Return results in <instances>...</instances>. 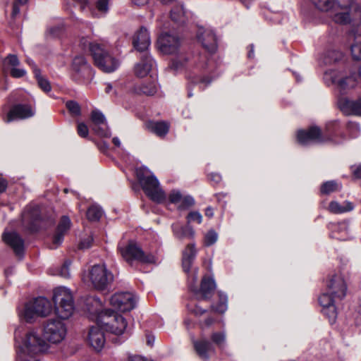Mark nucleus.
<instances>
[{
  "instance_id": "72a5a7b5",
  "label": "nucleus",
  "mask_w": 361,
  "mask_h": 361,
  "mask_svg": "<svg viewBox=\"0 0 361 361\" xmlns=\"http://www.w3.org/2000/svg\"><path fill=\"white\" fill-rule=\"evenodd\" d=\"M353 208L354 206L353 203L348 201L343 202V204H340L336 201H332L329 205V210L334 214H342L350 212Z\"/></svg>"
},
{
  "instance_id": "4be33fe9",
  "label": "nucleus",
  "mask_w": 361,
  "mask_h": 361,
  "mask_svg": "<svg viewBox=\"0 0 361 361\" xmlns=\"http://www.w3.org/2000/svg\"><path fill=\"white\" fill-rule=\"evenodd\" d=\"M197 39L204 49L209 54L216 51L217 49L216 38L212 30L203 28L199 29Z\"/></svg>"
},
{
  "instance_id": "3c124183",
  "label": "nucleus",
  "mask_w": 361,
  "mask_h": 361,
  "mask_svg": "<svg viewBox=\"0 0 361 361\" xmlns=\"http://www.w3.org/2000/svg\"><path fill=\"white\" fill-rule=\"evenodd\" d=\"M202 221V216L199 212L197 211L190 212L187 216L188 224H190L192 221H196L198 224H201Z\"/></svg>"
},
{
  "instance_id": "09e8293b",
  "label": "nucleus",
  "mask_w": 361,
  "mask_h": 361,
  "mask_svg": "<svg viewBox=\"0 0 361 361\" xmlns=\"http://www.w3.org/2000/svg\"><path fill=\"white\" fill-rule=\"evenodd\" d=\"M109 0H97L96 2L97 10L102 14H106L109 11Z\"/></svg>"
},
{
  "instance_id": "2f4dec72",
  "label": "nucleus",
  "mask_w": 361,
  "mask_h": 361,
  "mask_svg": "<svg viewBox=\"0 0 361 361\" xmlns=\"http://www.w3.org/2000/svg\"><path fill=\"white\" fill-rule=\"evenodd\" d=\"M195 255V244L188 245L183 252V269L185 272L189 271Z\"/></svg>"
},
{
  "instance_id": "0eeeda50",
  "label": "nucleus",
  "mask_w": 361,
  "mask_h": 361,
  "mask_svg": "<svg viewBox=\"0 0 361 361\" xmlns=\"http://www.w3.org/2000/svg\"><path fill=\"white\" fill-rule=\"evenodd\" d=\"M53 300L55 312L62 319H68L74 311V302L71 292L65 287L54 289Z\"/></svg>"
},
{
  "instance_id": "aec40b11",
  "label": "nucleus",
  "mask_w": 361,
  "mask_h": 361,
  "mask_svg": "<svg viewBox=\"0 0 361 361\" xmlns=\"http://www.w3.org/2000/svg\"><path fill=\"white\" fill-rule=\"evenodd\" d=\"M23 221L31 231H37L41 227L42 219L38 206L27 209L23 214Z\"/></svg>"
},
{
  "instance_id": "de8ad7c7",
  "label": "nucleus",
  "mask_w": 361,
  "mask_h": 361,
  "mask_svg": "<svg viewBox=\"0 0 361 361\" xmlns=\"http://www.w3.org/2000/svg\"><path fill=\"white\" fill-rule=\"evenodd\" d=\"M183 195L179 190H173L169 195V202L172 204H179Z\"/></svg>"
},
{
  "instance_id": "4d7b16f0",
  "label": "nucleus",
  "mask_w": 361,
  "mask_h": 361,
  "mask_svg": "<svg viewBox=\"0 0 361 361\" xmlns=\"http://www.w3.org/2000/svg\"><path fill=\"white\" fill-rule=\"evenodd\" d=\"M25 74V71L22 68H18L15 67L11 70V75L13 78H21V77L24 76Z\"/></svg>"
},
{
  "instance_id": "412c9836",
  "label": "nucleus",
  "mask_w": 361,
  "mask_h": 361,
  "mask_svg": "<svg viewBox=\"0 0 361 361\" xmlns=\"http://www.w3.org/2000/svg\"><path fill=\"white\" fill-rule=\"evenodd\" d=\"M71 226V221L68 216H63L59 223L56 233L52 238L51 249L57 248L63 242L64 235L67 233Z\"/></svg>"
},
{
  "instance_id": "c756f323",
  "label": "nucleus",
  "mask_w": 361,
  "mask_h": 361,
  "mask_svg": "<svg viewBox=\"0 0 361 361\" xmlns=\"http://www.w3.org/2000/svg\"><path fill=\"white\" fill-rule=\"evenodd\" d=\"M216 288L214 281L211 278L204 277L202 279L200 289L202 300H209Z\"/></svg>"
},
{
  "instance_id": "79ce46f5",
  "label": "nucleus",
  "mask_w": 361,
  "mask_h": 361,
  "mask_svg": "<svg viewBox=\"0 0 361 361\" xmlns=\"http://www.w3.org/2000/svg\"><path fill=\"white\" fill-rule=\"evenodd\" d=\"M66 106L72 116H78L80 115L81 109L78 102L72 100L68 101L66 104Z\"/></svg>"
},
{
  "instance_id": "864d4df0",
  "label": "nucleus",
  "mask_w": 361,
  "mask_h": 361,
  "mask_svg": "<svg viewBox=\"0 0 361 361\" xmlns=\"http://www.w3.org/2000/svg\"><path fill=\"white\" fill-rule=\"evenodd\" d=\"M92 243L93 238L91 235H89L80 241L79 244V248L81 250L88 249L92 246Z\"/></svg>"
},
{
  "instance_id": "cd10ccee",
  "label": "nucleus",
  "mask_w": 361,
  "mask_h": 361,
  "mask_svg": "<svg viewBox=\"0 0 361 361\" xmlns=\"http://www.w3.org/2000/svg\"><path fill=\"white\" fill-rule=\"evenodd\" d=\"M193 346L197 355L204 360H207L209 355L214 352L213 344L206 339L194 341Z\"/></svg>"
},
{
  "instance_id": "49530a36",
  "label": "nucleus",
  "mask_w": 361,
  "mask_h": 361,
  "mask_svg": "<svg viewBox=\"0 0 361 361\" xmlns=\"http://www.w3.org/2000/svg\"><path fill=\"white\" fill-rule=\"evenodd\" d=\"M71 262L70 260H66L63 264L61 266L60 269L59 270L58 274L61 277L65 279H68L70 277V270L69 267L71 266Z\"/></svg>"
},
{
  "instance_id": "5fc2aeb1",
  "label": "nucleus",
  "mask_w": 361,
  "mask_h": 361,
  "mask_svg": "<svg viewBox=\"0 0 361 361\" xmlns=\"http://www.w3.org/2000/svg\"><path fill=\"white\" fill-rule=\"evenodd\" d=\"M77 130L80 137H85L88 135V128L84 123H78Z\"/></svg>"
},
{
  "instance_id": "6e6552de",
  "label": "nucleus",
  "mask_w": 361,
  "mask_h": 361,
  "mask_svg": "<svg viewBox=\"0 0 361 361\" xmlns=\"http://www.w3.org/2000/svg\"><path fill=\"white\" fill-rule=\"evenodd\" d=\"M88 279L95 289L104 290L113 282L114 275L104 264H96L90 269Z\"/></svg>"
},
{
  "instance_id": "13d9d810",
  "label": "nucleus",
  "mask_w": 361,
  "mask_h": 361,
  "mask_svg": "<svg viewBox=\"0 0 361 361\" xmlns=\"http://www.w3.org/2000/svg\"><path fill=\"white\" fill-rule=\"evenodd\" d=\"M211 62L210 59L207 56H201L200 64L198 65L202 68H207L209 66V63Z\"/></svg>"
},
{
  "instance_id": "4468645a",
  "label": "nucleus",
  "mask_w": 361,
  "mask_h": 361,
  "mask_svg": "<svg viewBox=\"0 0 361 361\" xmlns=\"http://www.w3.org/2000/svg\"><path fill=\"white\" fill-rule=\"evenodd\" d=\"M72 70L73 71V78L76 81L88 80L92 76V70L90 66L87 63L85 57L82 56H75L73 59Z\"/></svg>"
},
{
  "instance_id": "6ab92c4d",
  "label": "nucleus",
  "mask_w": 361,
  "mask_h": 361,
  "mask_svg": "<svg viewBox=\"0 0 361 361\" xmlns=\"http://www.w3.org/2000/svg\"><path fill=\"white\" fill-rule=\"evenodd\" d=\"M91 121L93 123L92 130L101 137H110L111 132L107 126L104 115L99 110L91 113Z\"/></svg>"
},
{
  "instance_id": "4c0bfd02",
  "label": "nucleus",
  "mask_w": 361,
  "mask_h": 361,
  "mask_svg": "<svg viewBox=\"0 0 361 361\" xmlns=\"http://www.w3.org/2000/svg\"><path fill=\"white\" fill-rule=\"evenodd\" d=\"M352 56L355 60H361V35L354 36V42L350 46Z\"/></svg>"
},
{
  "instance_id": "c9c22d12",
  "label": "nucleus",
  "mask_w": 361,
  "mask_h": 361,
  "mask_svg": "<svg viewBox=\"0 0 361 361\" xmlns=\"http://www.w3.org/2000/svg\"><path fill=\"white\" fill-rule=\"evenodd\" d=\"M157 86L154 80L148 82H144L136 87V92L137 93H142L146 95H153L157 92Z\"/></svg>"
},
{
  "instance_id": "423d86ee",
  "label": "nucleus",
  "mask_w": 361,
  "mask_h": 361,
  "mask_svg": "<svg viewBox=\"0 0 361 361\" xmlns=\"http://www.w3.org/2000/svg\"><path fill=\"white\" fill-rule=\"evenodd\" d=\"M89 49L95 65L102 71L111 73L118 67V61L109 54L104 45L92 42L89 44Z\"/></svg>"
},
{
  "instance_id": "f257e3e1",
  "label": "nucleus",
  "mask_w": 361,
  "mask_h": 361,
  "mask_svg": "<svg viewBox=\"0 0 361 361\" xmlns=\"http://www.w3.org/2000/svg\"><path fill=\"white\" fill-rule=\"evenodd\" d=\"M310 1L319 11L329 13L336 23L354 25L361 23V6L354 1L343 5L336 0Z\"/></svg>"
},
{
  "instance_id": "393cba45",
  "label": "nucleus",
  "mask_w": 361,
  "mask_h": 361,
  "mask_svg": "<svg viewBox=\"0 0 361 361\" xmlns=\"http://www.w3.org/2000/svg\"><path fill=\"white\" fill-rule=\"evenodd\" d=\"M341 110L345 114L361 116V97L355 101L342 98L338 101Z\"/></svg>"
},
{
  "instance_id": "9d476101",
  "label": "nucleus",
  "mask_w": 361,
  "mask_h": 361,
  "mask_svg": "<svg viewBox=\"0 0 361 361\" xmlns=\"http://www.w3.org/2000/svg\"><path fill=\"white\" fill-rule=\"evenodd\" d=\"M44 335L52 343L61 342L66 335V327L59 319H49L44 326Z\"/></svg>"
},
{
  "instance_id": "0e129e2a",
  "label": "nucleus",
  "mask_w": 361,
  "mask_h": 361,
  "mask_svg": "<svg viewBox=\"0 0 361 361\" xmlns=\"http://www.w3.org/2000/svg\"><path fill=\"white\" fill-rule=\"evenodd\" d=\"M129 360L130 361H152L151 360H149L146 357H142V356H140V355H133V356H130L129 357Z\"/></svg>"
},
{
  "instance_id": "e2e57ef3",
  "label": "nucleus",
  "mask_w": 361,
  "mask_h": 361,
  "mask_svg": "<svg viewBox=\"0 0 361 361\" xmlns=\"http://www.w3.org/2000/svg\"><path fill=\"white\" fill-rule=\"evenodd\" d=\"M8 186V182L6 180L0 178V193L6 191Z\"/></svg>"
},
{
  "instance_id": "a878e982",
  "label": "nucleus",
  "mask_w": 361,
  "mask_h": 361,
  "mask_svg": "<svg viewBox=\"0 0 361 361\" xmlns=\"http://www.w3.org/2000/svg\"><path fill=\"white\" fill-rule=\"evenodd\" d=\"M133 44L134 47L140 52L145 53L150 45V38L147 29L141 27L140 30L135 33Z\"/></svg>"
},
{
  "instance_id": "8fccbe9b",
  "label": "nucleus",
  "mask_w": 361,
  "mask_h": 361,
  "mask_svg": "<svg viewBox=\"0 0 361 361\" xmlns=\"http://www.w3.org/2000/svg\"><path fill=\"white\" fill-rule=\"evenodd\" d=\"M211 338L215 344L221 345L225 341L226 335L224 332H215L212 334Z\"/></svg>"
},
{
  "instance_id": "ea45409f",
  "label": "nucleus",
  "mask_w": 361,
  "mask_h": 361,
  "mask_svg": "<svg viewBox=\"0 0 361 361\" xmlns=\"http://www.w3.org/2000/svg\"><path fill=\"white\" fill-rule=\"evenodd\" d=\"M102 210L101 207L97 205L93 204L90 207L87 211V217L90 221H98L102 216Z\"/></svg>"
},
{
  "instance_id": "69168bd1",
  "label": "nucleus",
  "mask_w": 361,
  "mask_h": 361,
  "mask_svg": "<svg viewBox=\"0 0 361 361\" xmlns=\"http://www.w3.org/2000/svg\"><path fill=\"white\" fill-rule=\"evenodd\" d=\"M75 3L80 6L81 9H84L87 4V0H74Z\"/></svg>"
},
{
  "instance_id": "a211bd4d",
  "label": "nucleus",
  "mask_w": 361,
  "mask_h": 361,
  "mask_svg": "<svg viewBox=\"0 0 361 361\" xmlns=\"http://www.w3.org/2000/svg\"><path fill=\"white\" fill-rule=\"evenodd\" d=\"M336 299L334 295L329 293L326 290V293L322 294L319 298V302L323 307V313L328 317L329 322L334 323L337 312L334 305V300Z\"/></svg>"
},
{
  "instance_id": "6e6d98bb",
  "label": "nucleus",
  "mask_w": 361,
  "mask_h": 361,
  "mask_svg": "<svg viewBox=\"0 0 361 361\" xmlns=\"http://www.w3.org/2000/svg\"><path fill=\"white\" fill-rule=\"evenodd\" d=\"M188 310L195 315H202L206 312V310L202 308L199 305H195L194 307L190 305L188 306Z\"/></svg>"
},
{
  "instance_id": "20e7f679",
  "label": "nucleus",
  "mask_w": 361,
  "mask_h": 361,
  "mask_svg": "<svg viewBox=\"0 0 361 361\" xmlns=\"http://www.w3.org/2000/svg\"><path fill=\"white\" fill-rule=\"evenodd\" d=\"M49 348V344L42 337L40 333L35 330L27 331L22 338L18 345V353L37 356L46 352Z\"/></svg>"
},
{
  "instance_id": "bf43d9fd",
  "label": "nucleus",
  "mask_w": 361,
  "mask_h": 361,
  "mask_svg": "<svg viewBox=\"0 0 361 361\" xmlns=\"http://www.w3.org/2000/svg\"><path fill=\"white\" fill-rule=\"evenodd\" d=\"M180 59H183V56H180L178 58H176L173 59L171 66L174 69H178L180 68L183 63L180 61Z\"/></svg>"
},
{
  "instance_id": "a18cd8bd",
  "label": "nucleus",
  "mask_w": 361,
  "mask_h": 361,
  "mask_svg": "<svg viewBox=\"0 0 361 361\" xmlns=\"http://www.w3.org/2000/svg\"><path fill=\"white\" fill-rule=\"evenodd\" d=\"M342 58V53L336 50L329 51L325 59L326 63L336 62Z\"/></svg>"
},
{
  "instance_id": "f704fd0d",
  "label": "nucleus",
  "mask_w": 361,
  "mask_h": 361,
  "mask_svg": "<svg viewBox=\"0 0 361 361\" xmlns=\"http://www.w3.org/2000/svg\"><path fill=\"white\" fill-rule=\"evenodd\" d=\"M171 18L173 22L178 24L185 23L187 17L182 6H177L171 10Z\"/></svg>"
},
{
  "instance_id": "774afa93",
  "label": "nucleus",
  "mask_w": 361,
  "mask_h": 361,
  "mask_svg": "<svg viewBox=\"0 0 361 361\" xmlns=\"http://www.w3.org/2000/svg\"><path fill=\"white\" fill-rule=\"evenodd\" d=\"M354 175L357 178H361V164L357 167V169L354 171Z\"/></svg>"
},
{
  "instance_id": "a19ab883",
  "label": "nucleus",
  "mask_w": 361,
  "mask_h": 361,
  "mask_svg": "<svg viewBox=\"0 0 361 361\" xmlns=\"http://www.w3.org/2000/svg\"><path fill=\"white\" fill-rule=\"evenodd\" d=\"M33 72L37 78L39 87L45 92H49L51 90L50 83L47 79L41 76L40 71L35 67Z\"/></svg>"
},
{
  "instance_id": "c85d7f7f",
  "label": "nucleus",
  "mask_w": 361,
  "mask_h": 361,
  "mask_svg": "<svg viewBox=\"0 0 361 361\" xmlns=\"http://www.w3.org/2000/svg\"><path fill=\"white\" fill-rule=\"evenodd\" d=\"M329 229L331 231L330 235L333 238L344 240L348 238V225L345 221L331 223L329 224Z\"/></svg>"
},
{
  "instance_id": "338daca9",
  "label": "nucleus",
  "mask_w": 361,
  "mask_h": 361,
  "mask_svg": "<svg viewBox=\"0 0 361 361\" xmlns=\"http://www.w3.org/2000/svg\"><path fill=\"white\" fill-rule=\"evenodd\" d=\"M132 1L134 4L141 6L147 4L148 0H132Z\"/></svg>"
},
{
  "instance_id": "ddd939ff",
  "label": "nucleus",
  "mask_w": 361,
  "mask_h": 361,
  "mask_svg": "<svg viewBox=\"0 0 361 361\" xmlns=\"http://www.w3.org/2000/svg\"><path fill=\"white\" fill-rule=\"evenodd\" d=\"M297 140L302 145H307L312 143H322L326 140H331L336 142L333 138L326 139L323 137L320 128L316 126H312L307 130H298Z\"/></svg>"
},
{
  "instance_id": "37998d69",
  "label": "nucleus",
  "mask_w": 361,
  "mask_h": 361,
  "mask_svg": "<svg viewBox=\"0 0 361 361\" xmlns=\"http://www.w3.org/2000/svg\"><path fill=\"white\" fill-rule=\"evenodd\" d=\"M195 204L194 198L190 195H185L182 197L180 204L178 205V209L180 210L188 209Z\"/></svg>"
},
{
  "instance_id": "603ef678",
  "label": "nucleus",
  "mask_w": 361,
  "mask_h": 361,
  "mask_svg": "<svg viewBox=\"0 0 361 361\" xmlns=\"http://www.w3.org/2000/svg\"><path fill=\"white\" fill-rule=\"evenodd\" d=\"M19 60L16 55L9 54L4 60V64L15 68L19 64Z\"/></svg>"
},
{
  "instance_id": "58836bf2",
  "label": "nucleus",
  "mask_w": 361,
  "mask_h": 361,
  "mask_svg": "<svg viewBox=\"0 0 361 361\" xmlns=\"http://www.w3.org/2000/svg\"><path fill=\"white\" fill-rule=\"evenodd\" d=\"M219 303L216 305H212L214 311L219 313H224L227 310V296L221 292L218 293Z\"/></svg>"
},
{
  "instance_id": "e433bc0d",
  "label": "nucleus",
  "mask_w": 361,
  "mask_h": 361,
  "mask_svg": "<svg viewBox=\"0 0 361 361\" xmlns=\"http://www.w3.org/2000/svg\"><path fill=\"white\" fill-rule=\"evenodd\" d=\"M341 189V184L335 180H329L324 183L321 186V192L324 195H329L331 192L338 191Z\"/></svg>"
},
{
  "instance_id": "c03bdc74",
  "label": "nucleus",
  "mask_w": 361,
  "mask_h": 361,
  "mask_svg": "<svg viewBox=\"0 0 361 361\" xmlns=\"http://www.w3.org/2000/svg\"><path fill=\"white\" fill-rule=\"evenodd\" d=\"M218 235L214 230H209L204 235V243L206 246H210L217 240Z\"/></svg>"
},
{
  "instance_id": "1a4fd4ad",
  "label": "nucleus",
  "mask_w": 361,
  "mask_h": 361,
  "mask_svg": "<svg viewBox=\"0 0 361 361\" xmlns=\"http://www.w3.org/2000/svg\"><path fill=\"white\" fill-rule=\"evenodd\" d=\"M119 249L122 257L129 264L134 260L142 264H153L156 261L155 257L152 254L144 252L140 246L134 242H130L126 247Z\"/></svg>"
},
{
  "instance_id": "680f3d73",
  "label": "nucleus",
  "mask_w": 361,
  "mask_h": 361,
  "mask_svg": "<svg viewBox=\"0 0 361 361\" xmlns=\"http://www.w3.org/2000/svg\"><path fill=\"white\" fill-rule=\"evenodd\" d=\"M209 179L214 183H218L221 181V177L218 173H211L209 175Z\"/></svg>"
},
{
  "instance_id": "5701e85b",
  "label": "nucleus",
  "mask_w": 361,
  "mask_h": 361,
  "mask_svg": "<svg viewBox=\"0 0 361 361\" xmlns=\"http://www.w3.org/2000/svg\"><path fill=\"white\" fill-rule=\"evenodd\" d=\"M3 240L8 245L16 255H21L23 252L24 242L20 235L15 232H5L2 235Z\"/></svg>"
},
{
  "instance_id": "f3484780",
  "label": "nucleus",
  "mask_w": 361,
  "mask_h": 361,
  "mask_svg": "<svg viewBox=\"0 0 361 361\" xmlns=\"http://www.w3.org/2000/svg\"><path fill=\"white\" fill-rule=\"evenodd\" d=\"M158 44L162 53L173 54L178 51L180 47V39L173 35L164 33L159 37Z\"/></svg>"
},
{
  "instance_id": "b1692460",
  "label": "nucleus",
  "mask_w": 361,
  "mask_h": 361,
  "mask_svg": "<svg viewBox=\"0 0 361 361\" xmlns=\"http://www.w3.org/2000/svg\"><path fill=\"white\" fill-rule=\"evenodd\" d=\"M154 65V61L152 57L148 54V53L145 52L141 56L140 61L135 66V74L137 77L143 78L149 73Z\"/></svg>"
},
{
  "instance_id": "f8f14e48",
  "label": "nucleus",
  "mask_w": 361,
  "mask_h": 361,
  "mask_svg": "<svg viewBox=\"0 0 361 361\" xmlns=\"http://www.w3.org/2000/svg\"><path fill=\"white\" fill-rule=\"evenodd\" d=\"M136 303V296L130 292L116 293L110 298L111 305L121 312L130 311Z\"/></svg>"
},
{
  "instance_id": "f03ea898",
  "label": "nucleus",
  "mask_w": 361,
  "mask_h": 361,
  "mask_svg": "<svg viewBox=\"0 0 361 361\" xmlns=\"http://www.w3.org/2000/svg\"><path fill=\"white\" fill-rule=\"evenodd\" d=\"M88 311L92 314H98L97 318V324L104 330L116 335H121L124 333L127 327L126 319L121 314L106 310L101 312L103 304L97 297H90L87 300Z\"/></svg>"
},
{
  "instance_id": "9b49d317",
  "label": "nucleus",
  "mask_w": 361,
  "mask_h": 361,
  "mask_svg": "<svg viewBox=\"0 0 361 361\" xmlns=\"http://www.w3.org/2000/svg\"><path fill=\"white\" fill-rule=\"evenodd\" d=\"M328 77L331 78V83L336 85L341 91L345 92L354 88L357 85V78L361 80V64L359 67L357 74L353 73L349 76L343 78L341 77L338 73L331 71L329 73H326V78H327Z\"/></svg>"
},
{
  "instance_id": "2eb2a0df",
  "label": "nucleus",
  "mask_w": 361,
  "mask_h": 361,
  "mask_svg": "<svg viewBox=\"0 0 361 361\" xmlns=\"http://www.w3.org/2000/svg\"><path fill=\"white\" fill-rule=\"evenodd\" d=\"M326 290L334 298L342 300L347 291V286L343 276L338 274L331 276L326 283Z\"/></svg>"
},
{
  "instance_id": "052dcab7",
  "label": "nucleus",
  "mask_w": 361,
  "mask_h": 361,
  "mask_svg": "<svg viewBox=\"0 0 361 361\" xmlns=\"http://www.w3.org/2000/svg\"><path fill=\"white\" fill-rule=\"evenodd\" d=\"M18 361H39L35 358V356L24 355L18 353Z\"/></svg>"
},
{
  "instance_id": "473e14b6",
  "label": "nucleus",
  "mask_w": 361,
  "mask_h": 361,
  "mask_svg": "<svg viewBox=\"0 0 361 361\" xmlns=\"http://www.w3.org/2000/svg\"><path fill=\"white\" fill-rule=\"evenodd\" d=\"M174 235L178 239L193 238L195 231L190 226H183L178 224L172 225Z\"/></svg>"
},
{
  "instance_id": "dca6fc26",
  "label": "nucleus",
  "mask_w": 361,
  "mask_h": 361,
  "mask_svg": "<svg viewBox=\"0 0 361 361\" xmlns=\"http://www.w3.org/2000/svg\"><path fill=\"white\" fill-rule=\"evenodd\" d=\"M34 114L35 111L30 105L16 104L7 114H2L1 117L4 122L10 123L16 119H25L32 117Z\"/></svg>"
},
{
  "instance_id": "39448f33",
  "label": "nucleus",
  "mask_w": 361,
  "mask_h": 361,
  "mask_svg": "<svg viewBox=\"0 0 361 361\" xmlns=\"http://www.w3.org/2000/svg\"><path fill=\"white\" fill-rule=\"evenodd\" d=\"M51 302L44 297H39L25 304L19 316L27 322H32L37 317H45L52 312Z\"/></svg>"
},
{
  "instance_id": "7c9ffc66",
  "label": "nucleus",
  "mask_w": 361,
  "mask_h": 361,
  "mask_svg": "<svg viewBox=\"0 0 361 361\" xmlns=\"http://www.w3.org/2000/svg\"><path fill=\"white\" fill-rule=\"evenodd\" d=\"M147 129L157 136H165L169 130V125L165 121H149L147 123Z\"/></svg>"
},
{
  "instance_id": "7ed1b4c3",
  "label": "nucleus",
  "mask_w": 361,
  "mask_h": 361,
  "mask_svg": "<svg viewBox=\"0 0 361 361\" xmlns=\"http://www.w3.org/2000/svg\"><path fill=\"white\" fill-rule=\"evenodd\" d=\"M136 176L143 191L152 201L160 204L166 200L165 192L160 188L159 180L146 167L137 169Z\"/></svg>"
},
{
  "instance_id": "bb28decb",
  "label": "nucleus",
  "mask_w": 361,
  "mask_h": 361,
  "mask_svg": "<svg viewBox=\"0 0 361 361\" xmlns=\"http://www.w3.org/2000/svg\"><path fill=\"white\" fill-rule=\"evenodd\" d=\"M88 341L91 346L97 351H100L105 343L103 331L99 326H92L89 331Z\"/></svg>"
}]
</instances>
